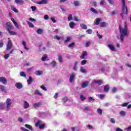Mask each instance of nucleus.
<instances>
[{
    "instance_id": "1",
    "label": "nucleus",
    "mask_w": 131,
    "mask_h": 131,
    "mask_svg": "<svg viewBox=\"0 0 131 131\" xmlns=\"http://www.w3.org/2000/svg\"><path fill=\"white\" fill-rule=\"evenodd\" d=\"M120 33L121 34L120 40L121 41H123L124 39V36L127 34V25H125L124 27H121V26H119Z\"/></svg>"
},
{
    "instance_id": "2",
    "label": "nucleus",
    "mask_w": 131,
    "mask_h": 131,
    "mask_svg": "<svg viewBox=\"0 0 131 131\" xmlns=\"http://www.w3.org/2000/svg\"><path fill=\"white\" fill-rule=\"evenodd\" d=\"M122 13H121V16L122 17V19H124V16L123 15L125 14L127 15V8L125 6V0H122Z\"/></svg>"
},
{
    "instance_id": "3",
    "label": "nucleus",
    "mask_w": 131,
    "mask_h": 131,
    "mask_svg": "<svg viewBox=\"0 0 131 131\" xmlns=\"http://www.w3.org/2000/svg\"><path fill=\"white\" fill-rule=\"evenodd\" d=\"M13 48V43L12 42V40L10 39V38H8V41L6 45V50L4 51V54H7L8 53V51H10L11 49Z\"/></svg>"
},
{
    "instance_id": "4",
    "label": "nucleus",
    "mask_w": 131,
    "mask_h": 131,
    "mask_svg": "<svg viewBox=\"0 0 131 131\" xmlns=\"http://www.w3.org/2000/svg\"><path fill=\"white\" fill-rule=\"evenodd\" d=\"M12 107V100L10 98H8L6 100V111H10Z\"/></svg>"
},
{
    "instance_id": "5",
    "label": "nucleus",
    "mask_w": 131,
    "mask_h": 131,
    "mask_svg": "<svg viewBox=\"0 0 131 131\" xmlns=\"http://www.w3.org/2000/svg\"><path fill=\"white\" fill-rule=\"evenodd\" d=\"M6 28L7 31H9L10 30H13V29H14V26L11 24V23L8 22L6 24Z\"/></svg>"
},
{
    "instance_id": "6",
    "label": "nucleus",
    "mask_w": 131,
    "mask_h": 131,
    "mask_svg": "<svg viewBox=\"0 0 131 131\" xmlns=\"http://www.w3.org/2000/svg\"><path fill=\"white\" fill-rule=\"evenodd\" d=\"M76 76V74L75 73H72L70 75L69 81L70 83H72L73 82V80L75 79V77Z\"/></svg>"
},
{
    "instance_id": "7",
    "label": "nucleus",
    "mask_w": 131,
    "mask_h": 131,
    "mask_svg": "<svg viewBox=\"0 0 131 131\" xmlns=\"http://www.w3.org/2000/svg\"><path fill=\"white\" fill-rule=\"evenodd\" d=\"M0 82L3 83V84H7L8 83V80L7 78L5 77H0Z\"/></svg>"
},
{
    "instance_id": "8",
    "label": "nucleus",
    "mask_w": 131,
    "mask_h": 131,
    "mask_svg": "<svg viewBox=\"0 0 131 131\" xmlns=\"http://www.w3.org/2000/svg\"><path fill=\"white\" fill-rule=\"evenodd\" d=\"M79 63V61H78L75 62L73 68V69L74 71H77V70H78V68L77 67V65H78Z\"/></svg>"
},
{
    "instance_id": "9",
    "label": "nucleus",
    "mask_w": 131,
    "mask_h": 131,
    "mask_svg": "<svg viewBox=\"0 0 131 131\" xmlns=\"http://www.w3.org/2000/svg\"><path fill=\"white\" fill-rule=\"evenodd\" d=\"M15 86L16 88H17V89H18L19 90H20L22 89V88H23V85H22V83L18 82L15 84Z\"/></svg>"
},
{
    "instance_id": "10",
    "label": "nucleus",
    "mask_w": 131,
    "mask_h": 131,
    "mask_svg": "<svg viewBox=\"0 0 131 131\" xmlns=\"http://www.w3.org/2000/svg\"><path fill=\"white\" fill-rule=\"evenodd\" d=\"M48 1L47 0H42L41 1L37 2V5H45L47 4Z\"/></svg>"
},
{
    "instance_id": "11",
    "label": "nucleus",
    "mask_w": 131,
    "mask_h": 131,
    "mask_svg": "<svg viewBox=\"0 0 131 131\" xmlns=\"http://www.w3.org/2000/svg\"><path fill=\"white\" fill-rule=\"evenodd\" d=\"M108 48L112 51L113 52H115L116 50H115V48L114 47V46L112 44H109L108 45Z\"/></svg>"
},
{
    "instance_id": "12",
    "label": "nucleus",
    "mask_w": 131,
    "mask_h": 131,
    "mask_svg": "<svg viewBox=\"0 0 131 131\" xmlns=\"http://www.w3.org/2000/svg\"><path fill=\"white\" fill-rule=\"evenodd\" d=\"M93 83H98V84H100V85H101V84H103V80H94L93 81Z\"/></svg>"
},
{
    "instance_id": "13",
    "label": "nucleus",
    "mask_w": 131,
    "mask_h": 131,
    "mask_svg": "<svg viewBox=\"0 0 131 131\" xmlns=\"http://www.w3.org/2000/svg\"><path fill=\"white\" fill-rule=\"evenodd\" d=\"M90 83L89 82V81H86L85 82H83L82 83V85H81V86L82 88H86V86H88V85H89V84Z\"/></svg>"
},
{
    "instance_id": "14",
    "label": "nucleus",
    "mask_w": 131,
    "mask_h": 131,
    "mask_svg": "<svg viewBox=\"0 0 131 131\" xmlns=\"http://www.w3.org/2000/svg\"><path fill=\"white\" fill-rule=\"evenodd\" d=\"M100 21H102V19H101V18H96L94 21V23L95 25H99V24H100Z\"/></svg>"
},
{
    "instance_id": "15",
    "label": "nucleus",
    "mask_w": 131,
    "mask_h": 131,
    "mask_svg": "<svg viewBox=\"0 0 131 131\" xmlns=\"http://www.w3.org/2000/svg\"><path fill=\"white\" fill-rule=\"evenodd\" d=\"M24 108L25 109H27V108H29V103H28V102H27V101H24Z\"/></svg>"
},
{
    "instance_id": "16",
    "label": "nucleus",
    "mask_w": 131,
    "mask_h": 131,
    "mask_svg": "<svg viewBox=\"0 0 131 131\" xmlns=\"http://www.w3.org/2000/svg\"><path fill=\"white\" fill-rule=\"evenodd\" d=\"M40 106H41V102H38L33 104V107L35 108H38Z\"/></svg>"
},
{
    "instance_id": "17",
    "label": "nucleus",
    "mask_w": 131,
    "mask_h": 131,
    "mask_svg": "<svg viewBox=\"0 0 131 131\" xmlns=\"http://www.w3.org/2000/svg\"><path fill=\"white\" fill-rule=\"evenodd\" d=\"M22 45H23L25 50L26 51H29V48L26 46V42L25 41H22Z\"/></svg>"
},
{
    "instance_id": "18",
    "label": "nucleus",
    "mask_w": 131,
    "mask_h": 131,
    "mask_svg": "<svg viewBox=\"0 0 131 131\" xmlns=\"http://www.w3.org/2000/svg\"><path fill=\"white\" fill-rule=\"evenodd\" d=\"M15 4H19V5H24V1L23 0H15Z\"/></svg>"
},
{
    "instance_id": "19",
    "label": "nucleus",
    "mask_w": 131,
    "mask_h": 131,
    "mask_svg": "<svg viewBox=\"0 0 131 131\" xmlns=\"http://www.w3.org/2000/svg\"><path fill=\"white\" fill-rule=\"evenodd\" d=\"M28 84H31L32 82H33V79H32V77L29 76V78L27 80Z\"/></svg>"
},
{
    "instance_id": "20",
    "label": "nucleus",
    "mask_w": 131,
    "mask_h": 131,
    "mask_svg": "<svg viewBox=\"0 0 131 131\" xmlns=\"http://www.w3.org/2000/svg\"><path fill=\"white\" fill-rule=\"evenodd\" d=\"M42 73H43L42 71L38 70V71H36L35 72V75H37V76L41 75H42Z\"/></svg>"
},
{
    "instance_id": "21",
    "label": "nucleus",
    "mask_w": 131,
    "mask_h": 131,
    "mask_svg": "<svg viewBox=\"0 0 131 131\" xmlns=\"http://www.w3.org/2000/svg\"><path fill=\"white\" fill-rule=\"evenodd\" d=\"M80 26L81 27V28H82V29H88V27L86 26V25L84 24H81L80 25Z\"/></svg>"
},
{
    "instance_id": "22",
    "label": "nucleus",
    "mask_w": 131,
    "mask_h": 131,
    "mask_svg": "<svg viewBox=\"0 0 131 131\" xmlns=\"http://www.w3.org/2000/svg\"><path fill=\"white\" fill-rule=\"evenodd\" d=\"M53 38H54V39H57V40H60L61 39H63V37L55 35L53 37Z\"/></svg>"
},
{
    "instance_id": "23",
    "label": "nucleus",
    "mask_w": 131,
    "mask_h": 131,
    "mask_svg": "<svg viewBox=\"0 0 131 131\" xmlns=\"http://www.w3.org/2000/svg\"><path fill=\"white\" fill-rule=\"evenodd\" d=\"M100 27H106V26L108 25V24H107V23L106 22H101L100 24Z\"/></svg>"
},
{
    "instance_id": "24",
    "label": "nucleus",
    "mask_w": 131,
    "mask_h": 131,
    "mask_svg": "<svg viewBox=\"0 0 131 131\" xmlns=\"http://www.w3.org/2000/svg\"><path fill=\"white\" fill-rule=\"evenodd\" d=\"M69 26L70 28L73 29L74 28V26H75V24L73 21H71L69 23Z\"/></svg>"
},
{
    "instance_id": "25",
    "label": "nucleus",
    "mask_w": 131,
    "mask_h": 131,
    "mask_svg": "<svg viewBox=\"0 0 131 131\" xmlns=\"http://www.w3.org/2000/svg\"><path fill=\"white\" fill-rule=\"evenodd\" d=\"M27 23L28 25H29V27H31L32 28H33V27H34V25H33V24L31 23L30 21H27Z\"/></svg>"
},
{
    "instance_id": "26",
    "label": "nucleus",
    "mask_w": 131,
    "mask_h": 131,
    "mask_svg": "<svg viewBox=\"0 0 131 131\" xmlns=\"http://www.w3.org/2000/svg\"><path fill=\"white\" fill-rule=\"evenodd\" d=\"M43 30L42 29L39 28L36 31V33H37V34H41L43 32Z\"/></svg>"
},
{
    "instance_id": "27",
    "label": "nucleus",
    "mask_w": 131,
    "mask_h": 131,
    "mask_svg": "<svg viewBox=\"0 0 131 131\" xmlns=\"http://www.w3.org/2000/svg\"><path fill=\"white\" fill-rule=\"evenodd\" d=\"M80 71L82 73H86V70H85V69L83 68L82 67L80 68Z\"/></svg>"
},
{
    "instance_id": "28",
    "label": "nucleus",
    "mask_w": 131,
    "mask_h": 131,
    "mask_svg": "<svg viewBox=\"0 0 131 131\" xmlns=\"http://www.w3.org/2000/svg\"><path fill=\"white\" fill-rule=\"evenodd\" d=\"M8 32L9 33L10 35H16L17 33L14 31H12L10 30L8 31Z\"/></svg>"
},
{
    "instance_id": "29",
    "label": "nucleus",
    "mask_w": 131,
    "mask_h": 131,
    "mask_svg": "<svg viewBox=\"0 0 131 131\" xmlns=\"http://www.w3.org/2000/svg\"><path fill=\"white\" fill-rule=\"evenodd\" d=\"M90 11H91V12H92V13H94V14H95L96 15H97V14H98V11H97V10H96V9H95V8H91L90 9Z\"/></svg>"
},
{
    "instance_id": "30",
    "label": "nucleus",
    "mask_w": 131,
    "mask_h": 131,
    "mask_svg": "<svg viewBox=\"0 0 131 131\" xmlns=\"http://www.w3.org/2000/svg\"><path fill=\"white\" fill-rule=\"evenodd\" d=\"M0 89L2 92H6V87L3 85H0Z\"/></svg>"
},
{
    "instance_id": "31",
    "label": "nucleus",
    "mask_w": 131,
    "mask_h": 131,
    "mask_svg": "<svg viewBox=\"0 0 131 131\" xmlns=\"http://www.w3.org/2000/svg\"><path fill=\"white\" fill-rule=\"evenodd\" d=\"M35 95H37L38 96H41V93L38 90H36L34 92Z\"/></svg>"
},
{
    "instance_id": "32",
    "label": "nucleus",
    "mask_w": 131,
    "mask_h": 131,
    "mask_svg": "<svg viewBox=\"0 0 131 131\" xmlns=\"http://www.w3.org/2000/svg\"><path fill=\"white\" fill-rule=\"evenodd\" d=\"M71 40V37L69 36L67 37V39L64 40V43H67V42H69Z\"/></svg>"
},
{
    "instance_id": "33",
    "label": "nucleus",
    "mask_w": 131,
    "mask_h": 131,
    "mask_svg": "<svg viewBox=\"0 0 131 131\" xmlns=\"http://www.w3.org/2000/svg\"><path fill=\"white\" fill-rule=\"evenodd\" d=\"M110 88V87L109 86V85H106L105 86H104V92H108V91H109Z\"/></svg>"
},
{
    "instance_id": "34",
    "label": "nucleus",
    "mask_w": 131,
    "mask_h": 131,
    "mask_svg": "<svg viewBox=\"0 0 131 131\" xmlns=\"http://www.w3.org/2000/svg\"><path fill=\"white\" fill-rule=\"evenodd\" d=\"M25 126L27 128H28L29 129H30V130H33V129L32 128V127L30 125L26 124Z\"/></svg>"
},
{
    "instance_id": "35",
    "label": "nucleus",
    "mask_w": 131,
    "mask_h": 131,
    "mask_svg": "<svg viewBox=\"0 0 131 131\" xmlns=\"http://www.w3.org/2000/svg\"><path fill=\"white\" fill-rule=\"evenodd\" d=\"M58 61L60 63H63V59L62 57V55L58 56Z\"/></svg>"
},
{
    "instance_id": "36",
    "label": "nucleus",
    "mask_w": 131,
    "mask_h": 131,
    "mask_svg": "<svg viewBox=\"0 0 131 131\" xmlns=\"http://www.w3.org/2000/svg\"><path fill=\"white\" fill-rule=\"evenodd\" d=\"M68 21H71L73 20V17H72V14H69L68 17Z\"/></svg>"
},
{
    "instance_id": "37",
    "label": "nucleus",
    "mask_w": 131,
    "mask_h": 131,
    "mask_svg": "<svg viewBox=\"0 0 131 131\" xmlns=\"http://www.w3.org/2000/svg\"><path fill=\"white\" fill-rule=\"evenodd\" d=\"M47 59H48V55H44L42 56V57L41 58V60H42V61H45L47 60Z\"/></svg>"
},
{
    "instance_id": "38",
    "label": "nucleus",
    "mask_w": 131,
    "mask_h": 131,
    "mask_svg": "<svg viewBox=\"0 0 131 131\" xmlns=\"http://www.w3.org/2000/svg\"><path fill=\"white\" fill-rule=\"evenodd\" d=\"M120 114L121 115V116H125V115H126V113L124 111H122L120 112Z\"/></svg>"
},
{
    "instance_id": "39",
    "label": "nucleus",
    "mask_w": 131,
    "mask_h": 131,
    "mask_svg": "<svg viewBox=\"0 0 131 131\" xmlns=\"http://www.w3.org/2000/svg\"><path fill=\"white\" fill-rule=\"evenodd\" d=\"M51 64L52 65V67L55 68V67L57 65V62H56L55 61H52L51 63Z\"/></svg>"
},
{
    "instance_id": "40",
    "label": "nucleus",
    "mask_w": 131,
    "mask_h": 131,
    "mask_svg": "<svg viewBox=\"0 0 131 131\" xmlns=\"http://www.w3.org/2000/svg\"><path fill=\"white\" fill-rule=\"evenodd\" d=\"M74 6H75L76 7H78V6H79L80 5L79 1H74Z\"/></svg>"
},
{
    "instance_id": "41",
    "label": "nucleus",
    "mask_w": 131,
    "mask_h": 131,
    "mask_svg": "<svg viewBox=\"0 0 131 131\" xmlns=\"http://www.w3.org/2000/svg\"><path fill=\"white\" fill-rule=\"evenodd\" d=\"M5 108V103H0V110H2Z\"/></svg>"
},
{
    "instance_id": "42",
    "label": "nucleus",
    "mask_w": 131,
    "mask_h": 131,
    "mask_svg": "<svg viewBox=\"0 0 131 131\" xmlns=\"http://www.w3.org/2000/svg\"><path fill=\"white\" fill-rule=\"evenodd\" d=\"M19 74L22 77H26V74H25V73H24V72H20Z\"/></svg>"
},
{
    "instance_id": "43",
    "label": "nucleus",
    "mask_w": 131,
    "mask_h": 131,
    "mask_svg": "<svg viewBox=\"0 0 131 131\" xmlns=\"http://www.w3.org/2000/svg\"><path fill=\"white\" fill-rule=\"evenodd\" d=\"M11 10L13 11V12H15V13H18V10L14 6H11Z\"/></svg>"
},
{
    "instance_id": "44",
    "label": "nucleus",
    "mask_w": 131,
    "mask_h": 131,
    "mask_svg": "<svg viewBox=\"0 0 131 131\" xmlns=\"http://www.w3.org/2000/svg\"><path fill=\"white\" fill-rule=\"evenodd\" d=\"M97 112L99 115H102V110L101 108H97Z\"/></svg>"
},
{
    "instance_id": "45",
    "label": "nucleus",
    "mask_w": 131,
    "mask_h": 131,
    "mask_svg": "<svg viewBox=\"0 0 131 131\" xmlns=\"http://www.w3.org/2000/svg\"><path fill=\"white\" fill-rule=\"evenodd\" d=\"M86 32L89 34H92V33H93V30L89 29L86 31Z\"/></svg>"
},
{
    "instance_id": "46",
    "label": "nucleus",
    "mask_w": 131,
    "mask_h": 131,
    "mask_svg": "<svg viewBox=\"0 0 131 131\" xmlns=\"http://www.w3.org/2000/svg\"><path fill=\"white\" fill-rule=\"evenodd\" d=\"M67 101H68V98L67 97L62 98V102L64 104H65Z\"/></svg>"
},
{
    "instance_id": "47",
    "label": "nucleus",
    "mask_w": 131,
    "mask_h": 131,
    "mask_svg": "<svg viewBox=\"0 0 131 131\" xmlns=\"http://www.w3.org/2000/svg\"><path fill=\"white\" fill-rule=\"evenodd\" d=\"M89 102H94L95 99H94V98L92 97H89Z\"/></svg>"
},
{
    "instance_id": "48",
    "label": "nucleus",
    "mask_w": 131,
    "mask_h": 131,
    "mask_svg": "<svg viewBox=\"0 0 131 131\" xmlns=\"http://www.w3.org/2000/svg\"><path fill=\"white\" fill-rule=\"evenodd\" d=\"M31 9L32 12H34L36 10V6H31Z\"/></svg>"
},
{
    "instance_id": "49",
    "label": "nucleus",
    "mask_w": 131,
    "mask_h": 131,
    "mask_svg": "<svg viewBox=\"0 0 131 131\" xmlns=\"http://www.w3.org/2000/svg\"><path fill=\"white\" fill-rule=\"evenodd\" d=\"M117 91H118V89L116 87H114L112 90L113 93H116Z\"/></svg>"
},
{
    "instance_id": "50",
    "label": "nucleus",
    "mask_w": 131,
    "mask_h": 131,
    "mask_svg": "<svg viewBox=\"0 0 131 131\" xmlns=\"http://www.w3.org/2000/svg\"><path fill=\"white\" fill-rule=\"evenodd\" d=\"M128 105V102L124 103H122L121 104V106L122 107H127Z\"/></svg>"
},
{
    "instance_id": "51",
    "label": "nucleus",
    "mask_w": 131,
    "mask_h": 131,
    "mask_svg": "<svg viewBox=\"0 0 131 131\" xmlns=\"http://www.w3.org/2000/svg\"><path fill=\"white\" fill-rule=\"evenodd\" d=\"M9 57H10V54H7L4 56V58L5 59V60H8Z\"/></svg>"
},
{
    "instance_id": "52",
    "label": "nucleus",
    "mask_w": 131,
    "mask_h": 131,
    "mask_svg": "<svg viewBox=\"0 0 131 131\" xmlns=\"http://www.w3.org/2000/svg\"><path fill=\"white\" fill-rule=\"evenodd\" d=\"M80 99L82 101H84V100L85 99V97L84 96H83V95H80Z\"/></svg>"
},
{
    "instance_id": "53",
    "label": "nucleus",
    "mask_w": 131,
    "mask_h": 131,
    "mask_svg": "<svg viewBox=\"0 0 131 131\" xmlns=\"http://www.w3.org/2000/svg\"><path fill=\"white\" fill-rule=\"evenodd\" d=\"M81 65H85L86 64V60H83L81 62Z\"/></svg>"
},
{
    "instance_id": "54",
    "label": "nucleus",
    "mask_w": 131,
    "mask_h": 131,
    "mask_svg": "<svg viewBox=\"0 0 131 131\" xmlns=\"http://www.w3.org/2000/svg\"><path fill=\"white\" fill-rule=\"evenodd\" d=\"M73 47H74V42L71 43L68 46L69 48H73Z\"/></svg>"
},
{
    "instance_id": "55",
    "label": "nucleus",
    "mask_w": 131,
    "mask_h": 131,
    "mask_svg": "<svg viewBox=\"0 0 131 131\" xmlns=\"http://www.w3.org/2000/svg\"><path fill=\"white\" fill-rule=\"evenodd\" d=\"M51 20H52L53 23H56L57 22V20H56L55 17H51Z\"/></svg>"
},
{
    "instance_id": "56",
    "label": "nucleus",
    "mask_w": 131,
    "mask_h": 131,
    "mask_svg": "<svg viewBox=\"0 0 131 131\" xmlns=\"http://www.w3.org/2000/svg\"><path fill=\"white\" fill-rule=\"evenodd\" d=\"M44 19H45V20H49V19H50V17H49V15H44Z\"/></svg>"
},
{
    "instance_id": "57",
    "label": "nucleus",
    "mask_w": 131,
    "mask_h": 131,
    "mask_svg": "<svg viewBox=\"0 0 131 131\" xmlns=\"http://www.w3.org/2000/svg\"><path fill=\"white\" fill-rule=\"evenodd\" d=\"M110 121L111 123H113L114 124L115 123V120L114 118H111Z\"/></svg>"
},
{
    "instance_id": "58",
    "label": "nucleus",
    "mask_w": 131,
    "mask_h": 131,
    "mask_svg": "<svg viewBox=\"0 0 131 131\" xmlns=\"http://www.w3.org/2000/svg\"><path fill=\"white\" fill-rule=\"evenodd\" d=\"M90 45H91V41H88L85 43V47L88 48V47L90 46Z\"/></svg>"
},
{
    "instance_id": "59",
    "label": "nucleus",
    "mask_w": 131,
    "mask_h": 131,
    "mask_svg": "<svg viewBox=\"0 0 131 131\" xmlns=\"http://www.w3.org/2000/svg\"><path fill=\"white\" fill-rule=\"evenodd\" d=\"M41 89L43 90V91H47V88H46V86H45L43 85H41Z\"/></svg>"
},
{
    "instance_id": "60",
    "label": "nucleus",
    "mask_w": 131,
    "mask_h": 131,
    "mask_svg": "<svg viewBox=\"0 0 131 131\" xmlns=\"http://www.w3.org/2000/svg\"><path fill=\"white\" fill-rule=\"evenodd\" d=\"M40 121H38L36 124H35V126H39L40 125Z\"/></svg>"
},
{
    "instance_id": "61",
    "label": "nucleus",
    "mask_w": 131,
    "mask_h": 131,
    "mask_svg": "<svg viewBox=\"0 0 131 131\" xmlns=\"http://www.w3.org/2000/svg\"><path fill=\"white\" fill-rule=\"evenodd\" d=\"M84 110L85 111H90V107H89V106L85 107L84 108Z\"/></svg>"
},
{
    "instance_id": "62",
    "label": "nucleus",
    "mask_w": 131,
    "mask_h": 131,
    "mask_svg": "<svg viewBox=\"0 0 131 131\" xmlns=\"http://www.w3.org/2000/svg\"><path fill=\"white\" fill-rule=\"evenodd\" d=\"M43 127H45V124H41V125H40L39 126V128H40V129H42V128H43Z\"/></svg>"
},
{
    "instance_id": "63",
    "label": "nucleus",
    "mask_w": 131,
    "mask_h": 131,
    "mask_svg": "<svg viewBox=\"0 0 131 131\" xmlns=\"http://www.w3.org/2000/svg\"><path fill=\"white\" fill-rule=\"evenodd\" d=\"M104 4H105V0H101V1H100V4L101 6H103V5H104Z\"/></svg>"
},
{
    "instance_id": "64",
    "label": "nucleus",
    "mask_w": 131,
    "mask_h": 131,
    "mask_svg": "<svg viewBox=\"0 0 131 131\" xmlns=\"http://www.w3.org/2000/svg\"><path fill=\"white\" fill-rule=\"evenodd\" d=\"M87 55H88V52H86V51H84L83 53L82 57H85V56H86Z\"/></svg>"
}]
</instances>
